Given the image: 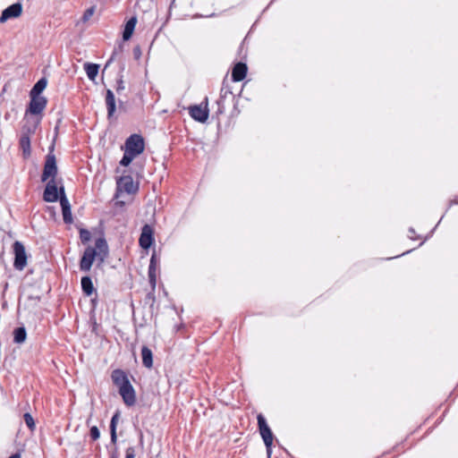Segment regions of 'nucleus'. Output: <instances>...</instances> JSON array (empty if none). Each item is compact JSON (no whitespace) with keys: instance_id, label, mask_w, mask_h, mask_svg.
Segmentation results:
<instances>
[{"instance_id":"15","label":"nucleus","mask_w":458,"mask_h":458,"mask_svg":"<svg viewBox=\"0 0 458 458\" xmlns=\"http://www.w3.org/2000/svg\"><path fill=\"white\" fill-rule=\"evenodd\" d=\"M248 72V67L245 63L238 62L234 64L232 70V81L239 82L245 79Z\"/></svg>"},{"instance_id":"9","label":"nucleus","mask_w":458,"mask_h":458,"mask_svg":"<svg viewBox=\"0 0 458 458\" xmlns=\"http://www.w3.org/2000/svg\"><path fill=\"white\" fill-rule=\"evenodd\" d=\"M189 114L192 119L199 123H205L208 119L209 110L208 108V98H205V106L195 105L190 106Z\"/></svg>"},{"instance_id":"39","label":"nucleus","mask_w":458,"mask_h":458,"mask_svg":"<svg viewBox=\"0 0 458 458\" xmlns=\"http://www.w3.org/2000/svg\"><path fill=\"white\" fill-rule=\"evenodd\" d=\"M410 251H411V250H406L405 252L402 253L401 255H397L395 258H397V257H399V256H403V255H404V254H406V253H409Z\"/></svg>"},{"instance_id":"35","label":"nucleus","mask_w":458,"mask_h":458,"mask_svg":"<svg viewBox=\"0 0 458 458\" xmlns=\"http://www.w3.org/2000/svg\"><path fill=\"white\" fill-rule=\"evenodd\" d=\"M115 54H116V52H115V51H114V53L112 54V55H111V56H110V58H109V60L107 61V63H106V66L109 65V64L114 61Z\"/></svg>"},{"instance_id":"10","label":"nucleus","mask_w":458,"mask_h":458,"mask_svg":"<svg viewBox=\"0 0 458 458\" xmlns=\"http://www.w3.org/2000/svg\"><path fill=\"white\" fill-rule=\"evenodd\" d=\"M98 252L93 247H87L80 261V269L83 272H89L93 265Z\"/></svg>"},{"instance_id":"40","label":"nucleus","mask_w":458,"mask_h":458,"mask_svg":"<svg viewBox=\"0 0 458 458\" xmlns=\"http://www.w3.org/2000/svg\"><path fill=\"white\" fill-rule=\"evenodd\" d=\"M455 203L458 204V200H456Z\"/></svg>"},{"instance_id":"30","label":"nucleus","mask_w":458,"mask_h":458,"mask_svg":"<svg viewBox=\"0 0 458 458\" xmlns=\"http://www.w3.org/2000/svg\"><path fill=\"white\" fill-rule=\"evenodd\" d=\"M136 450L134 446H129L125 449V458H135Z\"/></svg>"},{"instance_id":"8","label":"nucleus","mask_w":458,"mask_h":458,"mask_svg":"<svg viewBox=\"0 0 458 458\" xmlns=\"http://www.w3.org/2000/svg\"><path fill=\"white\" fill-rule=\"evenodd\" d=\"M57 174V165L55 155L49 153L47 155L41 180L47 181L48 178L54 179Z\"/></svg>"},{"instance_id":"38","label":"nucleus","mask_w":458,"mask_h":458,"mask_svg":"<svg viewBox=\"0 0 458 458\" xmlns=\"http://www.w3.org/2000/svg\"><path fill=\"white\" fill-rule=\"evenodd\" d=\"M9 458H21V457H20V454H13L12 456H10Z\"/></svg>"},{"instance_id":"33","label":"nucleus","mask_w":458,"mask_h":458,"mask_svg":"<svg viewBox=\"0 0 458 458\" xmlns=\"http://www.w3.org/2000/svg\"><path fill=\"white\" fill-rule=\"evenodd\" d=\"M409 233H411V235L409 236L411 240H415L417 239L418 237H414L413 235L415 234V231L412 227H411L409 229Z\"/></svg>"},{"instance_id":"2","label":"nucleus","mask_w":458,"mask_h":458,"mask_svg":"<svg viewBox=\"0 0 458 458\" xmlns=\"http://www.w3.org/2000/svg\"><path fill=\"white\" fill-rule=\"evenodd\" d=\"M144 148L145 142L140 134L134 133L130 135L124 142V153L119 162L120 165L129 166L135 157L143 153Z\"/></svg>"},{"instance_id":"19","label":"nucleus","mask_w":458,"mask_h":458,"mask_svg":"<svg viewBox=\"0 0 458 458\" xmlns=\"http://www.w3.org/2000/svg\"><path fill=\"white\" fill-rule=\"evenodd\" d=\"M81 285L82 293L88 297L91 296L96 292L92 279L89 276L81 277Z\"/></svg>"},{"instance_id":"12","label":"nucleus","mask_w":458,"mask_h":458,"mask_svg":"<svg viewBox=\"0 0 458 458\" xmlns=\"http://www.w3.org/2000/svg\"><path fill=\"white\" fill-rule=\"evenodd\" d=\"M60 192H61L60 204H61V208H62L63 219L65 224L70 225L73 221L72 210H71V205H70L68 199L65 196L64 187H61Z\"/></svg>"},{"instance_id":"18","label":"nucleus","mask_w":458,"mask_h":458,"mask_svg":"<svg viewBox=\"0 0 458 458\" xmlns=\"http://www.w3.org/2000/svg\"><path fill=\"white\" fill-rule=\"evenodd\" d=\"M136 24H137V17L136 16L131 17L126 21L124 28H123V39L124 41H128L131 38V36L134 32Z\"/></svg>"},{"instance_id":"26","label":"nucleus","mask_w":458,"mask_h":458,"mask_svg":"<svg viewBox=\"0 0 458 458\" xmlns=\"http://www.w3.org/2000/svg\"><path fill=\"white\" fill-rule=\"evenodd\" d=\"M91 233L88 229L81 228L80 230V239L83 244L90 241Z\"/></svg>"},{"instance_id":"34","label":"nucleus","mask_w":458,"mask_h":458,"mask_svg":"<svg viewBox=\"0 0 458 458\" xmlns=\"http://www.w3.org/2000/svg\"><path fill=\"white\" fill-rule=\"evenodd\" d=\"M133 53H134V55L136 57L140 56V49L139 47H136L134 49H133Z\"/></svg>"},{"instance_id":"13","label":"nucleus","mask_w":458,"mask_h":458,"mask_svg":"<svg viewBox=\"0 0 458 458\" xmlns=\"http://www.w3.org/2000/svg\"><path fill=\"white\" fill-rule=\"evenodd\" d=\"M59 199L58 194V188L55 184V182L54 179H50V181L47 183L44 194H43V199L46 202H55Z\"/></svg>"},{"instance_id":"25","label":"nucleus","mask_w":458,"mask_h":458,"mask_svg":"<svg viewBox=\"0 0 458 458\" xmlns=\"http://www.w3.org/2000/svg\"><path fill=\"white\" fill-rule=\"evenodd\" d=\"M227 95H233V92H232V89H231L228 82L225 80H224L223 83H222V88H221V90H220V97L219 98H223L224 99H225Z\"/></svg>"},{"instance_id":"17","label":"nucleus","mask_w":458,"mask_h":458,"mask_svg":"<svg viewBox=\"0 0 458 458\" xmlns=\"http://www.w3.org/2000/svg\"><path fill=\"white\" fill-rule=\"evenodd\" d=\"M98 252V257L102 262L108 256V245L105 238H98L95 242V248Z\"/></svg>"},{"instance_id":"22","label":"nucleus","mask_w":458,"mask_h":458,"mask_svg":"<svg viewBox=\"0 0 458 458\" xmlns=\"http://www.w3.org/2000/svg\"><path fill=\"white\" fill-rule=\"evenodd\" d=\"M84 70L86 72L88 78L90 81H94L96 79V77L98 76V73L99 71V65L97 64H92V63H85Z\"/></svg>"},{"instance_id":"14","label":"nucleus","mask_w":458,"mask_h":458,"mask_svg":"<svg viewBox=\"0 0 458 458\" xmlns=\"http://www.w3.org/2000/svg\"><path fill=\"white\" fill-rule=\"evenodd\" d=\"M106 106L107 110V119L112 121L115 118L114 114L116 111L115 97L111 89H106L105 98Z\"/></svg>"},{"instance_id":"4","label":"nucleus","mask_w":458,"mask_h":458,"mask_svg":"<svg viewBox=\"0 0 458 458\" xmlns=\"http://www.w3.org/2000/svg\"><path fill=\"white\" fill-rule=\"evenodd\" d=\"M157 254L154 251L151 255L149 265H148V282L151 285V292L148 293L145 297V302L150 301V309L153 310L155 302H156V297H155V290L157 285Z\"/></svg>"},{"instance_id":"27","label":"nucleus","mask_w":458,"mask_h":458,"mask_svg":"<svg viewBox=\"0 0 458 458\" xmlns=\"http://www.w3.org/2000/svg\"><path fill=\"white\" fill-rule=\"evenodd\" d=\"M89 437L93 441H96L100 437V431L97 426H92L89 428Z\"/></svg>"},{"instance_id":"37","label":"nucleus","mask_w":458,"mask_h":458,"mask_svg":"<svg viewBox=\"0 0 458 458\" xmlns=\"http://www.w3.org/2000/svg\"><path fill=\"white\" fill-rule=\"evenodd\" d=\"M23 419L26 424L29 426V413H24Z\"/></svg>"},{"instance_id":"36","label":"nucleus","mask_w":458,"mask_h":458,"mask_svg":"<svg viewBox=\"0 0 458 458\" xmlns=\"http://www.w3.org/2000/svg\"><path fill=\"white\" fill-rule=\"evenodd\" d=\"M35 428V422L33 418L30 416V431H32Z\"/></svg>"},{"instance_id":"3","label":"nucleus","mask_w":458,"mask_h":458,"mask_svg":"<svg viewBox=\"0 0 458 458\" xmlns=\"http://www.w3.org/2000/svg\"><path fill=\"white\" fill-rule=\"evenodd\" d=\"M47 83V78L43 76L30 89V115L41 114L45 110L47 99L41 94L46 89Z\"/></svg>"},{"instance_id":"6","label":"nucleus","mask_w":458,"mask_h":458,"mask_svg":"<svg viewBox=\"0 0 458 458\" xmlns=\"http://www.w3.org/2000/svg\"><path fill=\"white\" fill-rule=\"evenodd\" d=\"M23 6L21 3H15L2 11L0 15V24H4L10 20H14L21 16Z\"/></svg>"},{"instance_id":"11","label":"nucleus","mask_w":458,"mask_h":458,"mask_svg":"<svg viewBox=\"0 0 458 458\" xmlns=\"http://www.w3.org/2000/svg\"><path fill=\"white\" fill-rule=\"evenodd\" d=\"M154 230L151 225H144L141 228V233L139 239L140 246L144 250H148L154 243Z\"/></svg>"},{"instance_id":"23","label":"nucleus","mask_w":458,"mask_h":458,"mask_svg":"<svg viewBox=\"0 0 458 458\" xmlns=\"http://www.w3.org/2000/svg\"><path fill=\"white\" fill-rule=\"evenodd\" d=\"M20 146L22 149L24 157H26L29 149V130H27L25 127L22 129L21 136L20 139Z\"/></svg>"},{"instance_id":"7","label":"nucleus","mask_w":458,"mask_h":458,"mask_svg":"<svg viewBox=\"0 0 458 458\" xmlns=\"http://www.w3.org/2000/svg\"><path fill=\"white\" fill-rule=\"evenodd\" d=\"M13 250L14 254V267L15 268L21 270L27 265V254L25 247L20 242H15L13 245Z\"/></svg>"},{"instance_id":"1","label":"nucleus","mask_w":458,"mask_h":458,"mask_svg":"<svg viewBox=\"0 0 458 458\" xmlns=\"http://www.w3.org/2000/svg\"><path fill=\"white\" fill-rule=\"evenodd\" d=\"M111 378L113 384L118 387L119 394L127 406H132L136 403L135 390L131 384L127 374L121 369L112 371Z\"/></svg>"},{"instance_id":"32","label":"nucleus","mask_w":458,"mask_h":458,"mask_svg":"<svg viewBox=\"0 0 458 458\" xmlns=\"http://www.w3.org/2000/svg\"><path fill=\"white\" fill-rule=\"evenodd\" d=\"M109 458H119V452L116 447L109 454Z\"/></svg>"},{"instance_id":"28","label":"nucleus","mask_w":458,"mask_h":458,"mask_svg":"<svg viewBox=\"0 0 458 458\" xmlns=\"http://www.w3.org/2000/svg\"><path fill=\"white\" fill-rule=\"evenodd\" d=\"M124 89H125V86H124V81H123V74H119L118 78L116 80L115 90L119 94Z\"/></svg>"},{"instance_id":"29","label":"nucleus","mask_w":458,"mask_h":458,"mask_svg":"<svg viewBox=\"0 0 458 458\" xmlns=\"http://www.w3.org/2000/svg\"><path fill=\"white\" fill-rule=\"evenodd\" d=\"M225 100L223 98H219L217 100H216V106H217V110L216 111V114L218 115V114H222L225 113Z\"/></svg>"},{"instance_id":"5","label":"nucleus","mask_w":458,"mask_h":458,"mask_svg":"<svg viewBox=\"0 0 458 458\" xmlns=\"http://www.w3.org/2000/svg\"><path fill=\"white\" fill-rule=\"evenodd\" d=\"M257 420H258V427H259V434H260V436L263 439V442L265 444V446H266L267 458H271L272 445H273V439H274L273 432H272L271 428H269L266 418L261 413H259L257 416Z\"/></svg>"},{"instance_id":"31","label":"nucleus","mask_w":458,"mask_h":458,"mask_svg":"<svg viewBox=\"0 0 458 458\" xmlns=\"http://www.w3.org/2000/svg\"><path fill=\"white\" fill-rule=\"evenodd\" d=\"M94 12H95L94 6L88 8L83 13L82 20L84 21H88L93 15Z\"/></svg>"},{"instance_id":"16","label":"nucleus","mask_w":458,"mask_h":458,"mask_svg":"<svg viewBox=\"0 0 458 458\" xmlns=\"http://www.w3.org/2000/svg\"><path fill=\"white\" fill-rule=\"evenodd\" d=\"M117 187L127 193H135L138 190V186L134 185L133 179L131 175L121 176L117 181Z\"/></svg>"},{"instance_id":"21","label":"nucleus","mask_w":458,"mask_h":458,"mask_svg":"<svg viewBox=\"0 0 458 458\" xmlns=\"http://www.w3.org/2000/svg\"><path fill=\"white\" fill-rule=\"evenodd\" d=\"M141 358L144 367L148 369H151L153 367V353L152 351L146 345L142 346L141 348Z\"/></svg>"},{"instance_id":"24","label":"nucleus","mask_w":458,"mask_h":458,"mask_svg":"<svg viewBox=\"0 0 458 458\" xmlns=\"http://www.w3.org/2000/svg\"><path fill=\"white\" fill-rule=\"evenodd\" d=\"M13 341L16 344L24 343L27 337L26 328L24 327H17L13 330Z\"/></svg>"},{"instance_id":"20","label":"nucleus","mask_w":458,"mask_h":458,"mask_svg":"<svg viewBox=\"0 0 458 458\" xmlns=\"http://www.w3.org/2000/svg\"><path fill=\"white\" fill-rule=\"evenodd\" d=\"M119 418H120V411H116L113 415L111 421H110V425H109L110 441H111V444H113V445H115L117 442L116 427H117V422L119 420Z\"/></svg>"}]
</instances>
